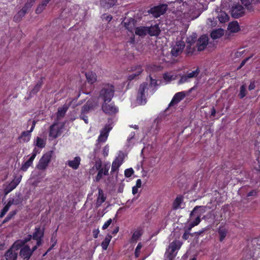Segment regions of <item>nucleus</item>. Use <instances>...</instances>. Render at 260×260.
I'll list each match as a JSON object with an SVG mask.
<instances>
[{"label": "nucleus", "mask_w": 260, "mask_h": 260, "mask_svg": "<svg viewBox=\"0 0 260 260\" xmlns=\"http://www.w3.org/2000/svg\"><path fill=\"white\" fill-rule=\"evenodd\" d=\"M20 248L14 242L11 247L6 251L5 257L6 260H16L18 257V251Z\"/></svg>", "instance_id": "nucleus-8"}, {"label": "nucleus", "mask_w": 260, "mask_h": 260, "mask_svg": "<svg viewBox=\"0 0 260 260\" xmlns=\"http://www.w3.org/2000/svg\"><path fill=\"white\" fill-rule=\"evenodd\" d=\"M95 167L96 170L102 169V162L101 160L99 159L95 162Z\"/></svg>", "instance_id": "nucleus-64"}, {"label": "nucleus", "mask_w": 260, "mask_h": 260, "mask_svg": "<svg viewBox=\"0 0 260 260\" xmlns=\"http://www.w3.org/2000/svg\"><path fill=\"white\" fill-rule=\"evenodd\" d=\"M57 231V229L56 230L55 232L52 235V236L51 237V242L52 243L50 247L48 249L46 252L45 253V254H46L48 252H50L56 245L57 244V239H56V232Z\"/></svg>", "instance_id": "nucleus-35"}, {"label": "nucleus", "mask_w": 260, "mask_h": 260, "mask_svg": "<svg viewBox=\"0 0 260 260\" xmlns=\"http://www.w3.org/2000/svg\"><path fill=\"white\" fill-rule=\"evenodd\" d=\"M142 247V244L141 242L139 243L135 250V256L136 258L139 257L140 254V250Z\"/></svg>", "instance_id": "nucleus-53"}, {"label": "nucleus", "mask_w": 260, "mask_h": 260, "mask_svg": "<svg viewBox=\"0 0 260 260\" xmlns=\"http://www.w3.org/2000/svg\"><path fill=\"white\" fill-rule=\"evenodd\" d=\"M123 163L122 157H116L112 162L111 173L118 172L119 168Z\"/></svg>", "instance_id": "nucleus-23"}, {"label": "nucleus", "mask_w": 260, "mask_h": 260, "mask_svg": "<svg viewBox=\"0 0 260 260\" xmlns=\"http://www.w3.org/2000/svg\"><path fill=\"white\" fill-rule=\"evenodd\" d=\"M98 173L96 176L95 177L94 181L96 182H99L103 177V175L107 176L109 174H106L105 172L103 171V169L98 170Z\"/></svg>", "instance_id": "nucleus-45"}, {"label": "nucleus", "mask_w": 260, "mask_h": 260, "mask_svg": "<svg viewBox=\"0 0 260 260\" xmlns=\"http://www.w3.org/2000/svg\"><path fill=\"white\" fill-rule=\"evenodd\" d=\"M183 201V198L182 196H179L176 197L173 203L172 208L176 210L180 208V205Z\"/></svg>", "instance_id": "nucleus-31"}, {"label": "nucleus", "mask_w": 260, "mask_h": 260, "mask_svg": "<svg viewBox=\"0 0 260 260\" xmlns=\"http://www.w3.org/2000/svg\"><path fill=\"white\" fill-rule=\"evenodd\" d=\"M101 18L103 20H105L109 22L112 19L113 17L111 15H107L106 14H104L102 15Z\"/></svg>", "instance_id": "nucleus-60"}, {"label": "nucleus", "mask_w": 260, "mask_h": 260, "mask_svg": "<svg viewBox=\"0 0 260 260\" xmlns=\"http://www.w3.org/2000/svg\"><path fill=\"white\" fill-rule=\"evenodd\" d=\"M19 250V256L23 259L28 260L32 255L30 248L28 245L22 246Z\"/></svg>", "instance_id": "nucleus-14"}, {"label": "nucleus", "mask_w": 260, "mask_h": 260, "mask_svg": "<svg viewBox=\"0 0 260 260\" xmlns=\"http://www.w3.org/2000/svg\"><path fill=\"white\" fill-rule=\"evenodd\" d=\"M51 1V0H45L43 1L41 4H40L36 10V13L37 14H39L44 10L47 5Z\"/></svg>", "instance_id": "nucleus-38"}, {"label": "nucleus", "mask_w": 260, "mask_h": 260, "mask_svg": "<svg viewBox=\"0 0 260 260\" xmlns=\"http://www.w3.org/2000/svg\"><path fill=\"white\" fill-rule=\"evenodd\" d=\"M81 160L80 156H76L73 160H69L67 165L73 170H77L80 165Z\"/></svg>", "instance_id": "nucleus-22"}, {"label": "nucleus", "mask_w": 260, "mask_h": 260, "mask_svg": "<svg viewBox=\"0 0 260 260\" xmlns=\"http://www.w3.org/2000/svg\"><path fill=\"white\" fill-rule=\"evenodd\" d=\"M200 73V70L199 68H197V69L194 71H193L191 72L188 73L187 75V77L190 78H196L198 76Z\"/></svg>", "instance_id": "nucleus-48"}, {"label": "nucleus", "mask_w": 260, "mask_h": 260, "mask_svg": "<svg viewBox=\"0 0 260 260\" xmlns=\"http://www.w3.org/2000/svg\"><path fill=\"white\" fill-rule=\"evenodd\" d=\"M17 211L13 210L11 211L7 216V217L4 219V220L2 222L3 224H4L5 223H7L10 220H11L16 214H17Z\"/></svg>", "instance_id": "nucleus-47"}, {"label": "nucleus", "mask_w": 260, "mask_h": 260, "mask_svg": "<svg viewBox=\"0 0 260 260\" xmlns=\"http://www.w3.org/2000/svg\"><path fill=\"white\" fill-rule=\"evenodd\" d=\"M88 83L92 84L96 81L97 76L93 72H88L85 74Z\"/></svg>", "instance_id": "nucleus-32"}, {"label": "nucleus", "mask_w": 260, "mask_h": 260, "mask_svg": "<svg viewBox=\"0 0 260 260\" xmlns=\"http://www.w3.org/2000/svg\"><path fill=\"white\" fill-rule=\"evenodd\" d=\"M33 160L29 158L22 165L21 170L23 171H26L28 168L32 164Z\"/></svg>", "instance_id": "nucleus-46"}, {"label": "nucleus", "mask_w": 260, "mask_h": 260, "mask_svg": "<svg viewBox=\"0 0 260 260\" xmlns=\"http://www.w3.org/2000/svg\"><path fill=\"white\" fill-rule=\"evenodd\" d=\"M112 237L111 235L108 234L104 240L102 241L101 243V246L102 247V249L104 250H106L107 249V248L109 246V244L111 240Z\"/></svg>", "instance_id": "nucleus-36"}, {"label": "nucleus", "mask_w": 260, "mask_h": 260, "mask_svg": "<svg viewBox=\"0 0 260 260\" xmlns=\"http://www.w3.org/2000/svg\"><path fill=\"white\" fill-rule=\"evenodd\" d=\"M201 220L200 218V216H198L194 220L192 221L189 225V227L188 228V231H190L191 229L194 226L198 225L201 222Z\"/></svg>", "instance_id": "nucleus-49"}, {"label": "nucleus", "mask_w": 260, "mask_h": 260, "mask_svg": "<svg viewBox=\"0 0 260 260\" xmlns=\"http://www.w3.org/2000/svg\"><path fill=\"white\" fill-rule=\"evenodd\" d=\"M123 25L125 28L129 32H133V30L136 28L135 26L137 23V20L132 17L125 18L123 21Z\"/></svg>", "instance_id": "nucleus-13"}, {"label": "nucleus", "mask_w": 260, "mask_h": 260, "mask_svg": "<svg viewBox=\"0 0 260 260\" xmlns=\"http://www.w3.org/2000/svg\"><path fill=\"white\" fill-rule=\"evenodd\" d=\"M68 109L69 106L67 105H64L62 107L58 108L57 113V117H63Z\"/></svg>", "instance_id": "nucleus-39"}, {"label": "nucleus", "mask_w": 260, "mask_h": 260, "mask_svg": "<svg viewBox=\"0 0 260 260\" xmlns=\"http://www.w3.org/2000/svg\"><path fill=\"white\" fill-rule=\"evenodd\" d=\"M185 47L184 41L182 40H177L175 44L172 46L171 55L172 57H177L183 52Z\"/></svg>", "instance_id": "nucleus-5"}, {"label": "nucleus", "mask_w": 260, "mask_h": 260, "mask_svg": "<svg viewBox=\"0 0 260 260\" xmlns=\"http://www.w3.org/2000/svg\"><path fill=\"white\" fill-rule=\"evenodd\" d=\"M217 233L219 237V241L222 242L229 233V228L225 225L221 224L217 228Z\"/></svg>", "instance_id": "nucleus-16"}, {"label": "nucleus", "mask_w": 260, "mask_h": 260, "mask_svg": "<svg viewBox=\"0 0 260 260\" xmlns=\"http://www.w3.org/2000/svg\"><path fill=\"white\" fill-rule=\"evenodd\" d=\"M218 20L221 23H225L229 21V16L225 12H221L218 16Z\"/></svg>", "instance_id": "nucleus-44"}, {"label": "nucleus", "mask_w": 260, "mask_h": 260, "mask_svg": "<svg viewBox=\"0 0 260 260\" xmlns=\"http://www.w3.org/2000/svg\"><path fill=\"white\" fill-rule=\"evenodd\" d=\"M247 91L246 89V86L245 85H242L240 88V92L238 94L239 97L240 99H243L246 95Z\"/></svg>", "instance_id": "nucleus-50"}, {"label": "nucleus", "mask_w": 260, "mask_h": 260, "mask_svg": "<svg viewBox=\"0 0 260 260\" xmlns=\"http://www.w3.org/2000/svg\"><path fill=\"white\" fill-rule=\"evenodd\" d=\"M131 71L134 73L131 74L128 76V80L132 81L139 76L143 72V70L142 67L141 65H137L131 67Z\"/></svg>", "instance_id": "nucleus-17"}, {"label": "nucleus", "mask_w": 260, "mask_h": 260, "mask_svg": "<svg viewBox=\"0 0 260 260\" xmlns=\"http://www.w3.org/2000/svg\"><path fill=\"white\" fill-rule=\"evenodd\" d=\"M168 8V5L165 4H159L151 8L148 12L157 18L164 15L167 12Z\"/></svg>", "instance_id": "nucleus-4"}, {"label": "nucleus", "mask_w": 260, "mask_h": 260, "mask_svg": "<svg viewBox=\"0 0 260 260\" xmlns=\"http://www.w3.org/2000/svg\"><path fill=\"white\" fill-rule=\"evenodd\" d=\"M110 168V165L109 163H107L104 165V167H102L103 169L104 172H105L106 174H109V170Z\"/></svg>", "instance_id": "nucleus-63"}, {"label": "nucleus", "mask_w": 260, "mask_h": 260, "mask_svg": "<svg viewBox=\"0 0 260 260\" xmlns=\"http://www.w3.org/2000/svg\"><path fill=\"white\" fill-rule=\"evenodd\" d=\"M97 106L96 103L92 99L88 100L82 107L80 118L83 120L85 123H88L87 114L94 111Z\"/></svg>", "instance_id": "nucleus-2"}, {"label": "nucleus", "mask_w": 260, "mask_h": 260, "mask_svg": "<svg viewBox=\"0 0 260 260\" xmlns=\"http://www.w3.org/2000/svg\"><path fill=\"white\" fill-rule=\"evenodd\" d=\"M103 102L102 104V109L105 114L113 115L118 112V108L115 105L114 102Z\"/></svg>", "instance_id": "nucleus-9"}, {"label": "nucleus", "mask_w": 260, "mask_h": 260, "mask_svg": "<svg viewBox=\"0 0 260 260\" xmlns=\"http://www.w3.org/2000/svg\"><path fill=\"white\" fill-rule=\"evenodd\" d=\"M115 93L114 86L110 83L103 84L99 92V98L103 102H111Z\"/></svg>", "instance_id": "nucleus-1"}, {"label": "nucleus", "mask_w": 260, "mask_h": 260, "mask_svg": "<svg viewBox=\"0 0 260 260\" xmlns=\"http://www.w3.org/2000/svg\"><path fill=\"white\" fill-rule=\"evenodd\" d=\"M31 133L28 131H23L22 132L19 139H22L24 142H28L30 139Z\"/></svg>", "instance_id": "nucleus-42"}, {"label": "nucleus", "mask_w": 260, "mask_h": 260, "mask_svg": "<svg viewBox=\"0 0 260 260\" xmlns=\"http://www.w3.org/2000/svg\"><path fill=\"white\" fill-rule=\"evenodd\" d=\"M199 209H202L203 211L202 213L205 211V207L203 206H196L194 207L193 210L190 213V217H192L194 214Z\"/></svg>", "instance_id": "nucleus-56"}, {"label": "nucleus", "mask_w": 260, "mask_h": 260, "mask_svg": "<svg viewBox=\"0 0 260 260\" xmlns=\"http://www.w3.org/2000/svg\"><path fill=\"white\" fill-rule=\"evenodd\" d=\"M35 145L40 148H43L45 147L46 141L40 137H37Z\"/></svg>", "instance_id": "nucleus-43"}, {"label": "nucleus", "mask_w": 260, "mask_h": 260, "mask_svg": "<svg viewBox=\"0 0 260 260\" xmlns=\"http://www.w3.org/2000/svg\"><path fill=\"white\" fill-rule=\"evenodd\" d=\"M197 40V35L196 33H192L190 36L187 37L186 42L188 45L192 46Z\"/></svg>", "instance_id": "nucleus-40"}, {"label": "nucleus", "mask_w": 260, "mask_h": 260, "mask_svg": "<svg viewBox=\"0 0 260 260\" xmlns=\"http://www.w3.org/2000/svg\"><path fill=\"white\" fill-rule=\"evenodd\" d=\"M45 229L38 225L35 227L34 232L32 235V239H36L40 238H43L44 236Z\"/></svg>", "instance_id": "nucleus-21"}, {"label": "nucleus", "mask_w": 260, "mask_h": 260, "mask_svg": "<svg viewBox=\"0 0 260 260\" xmlns=\"http://www.w3.org/2000/svg\"><path fill=\"white\" fill-rule=\"evenodd\" d=\"M44 77H42L39 81H38L34 88L31 90L30 93L35 94H36L41 89L43 83Z\"/></svg>", "instance_id": "nucleus-37"}, {"label": "nucleus", "mask_w": 260, "mask_h": 260, "mask_svg": "<svg viewBox=\"0 0 260 260\" xmlns=\"http://www.w3.org/2000/svg\"><path fill=\"white\" fill-rule=\"evenodd\" d=\"M182 243L179 240H174L172 242L169 246L167 253L168 254V257L172 260L176 256V253H175L176 251L178 250L181 247Z\"/></svg>", "instance_id": "nucleus-6"}, {"label": "nucleus", "mask_w": 260, "mask_h": 260, "mask_svg": "<svg viewBox=\"0 0 260 260\" xmlns=\"http://www.w3.org/2000/svg\"><path fill=\"white\" fill-rule=\"evenodd\" d=\"M134 173V170L131 168L124 171V175L126 177H131Z\"/></svg>", "instance_id": "nucleus-57"}, {"label": "nucleus", "mask_w": 260, "mask_h": 260, "mask_svg": "<svg viewBox=\"0 0 260 260\" xmlns=\"http://www.w3.org/2000/svg\"><path fill=\"white\" fill-rule=\"evenodd\" d=\"M24 15L20 14V11L14 16V21L15 22H19Z\"/></svg>", "instance_id": "nucleus-58"}, {"label": "nucleus", "mask_w": 260, "mask_h": 260, "mask_svg": "<svg viewBox=\"0 0 260 260\" xmlns=\"http://www.w3.org/2000/svg\"><path fill=\"white\" fill-rule=\"evenodd\" d=\"M163 78L166 82H170L175 79L174 76L168 73L164 74Z\"/></svg>", "instance_id": "nucleus-51"}, {"label": "nucleus", "mask_w": 260, "mask_h": 260, "mask_svg": "<svg viewBox=\"0 0 260 260\" xmlns=\"http://www.w3.org/2000/svg\"><path fill=\"white\" fill-rule=\"evenodd\" d=\"M143 233V230L141 228H138L134 232L129 242L131 244L136 243L142 236Z\"/></svg>", "instance_id": "nucleus-20"}, {"label": "nucleus", "mask_w": 260, "mask_h": 260, "mask_svg": "<svg viewBox=\"0 0 260 260\" xmlns=\"http://www.w3.org/2000/svg\"><path fill=\"white\" fill-rule=\"evenodd\" d=\"M112 219L111 218L109 219L106 222H105L102 226L103 230L107 229L109 226L112 223Z\"/></svg>", "instance_id": "nucleus-61"}, {"label": "nucleus", "mask_w": 260, "mask_h": 260, "mask_svg": "<svg viewBox=\"0 0 260 260\" xmlns=\"http://www.w3.org/2000/svg\"><path fill=\"white\" fill-rule=\"evenodd\" d=\"M117 0H101L100 5L102 7L109 9L116 5Z\"/></svg>", "instance_id": "nucleus-26"}, {"label": "nucleus", "mask_w": 260, "mask_h": 260, "mask_svg": "<svg viewBox=\"0 0 260 260\" xmlns=\"http://www.w3.org/2000/svg\"><path fill=\"white\" fill-rule=\"evenodd\" d=\"M19 181L17 180H12L5 188L4 190L5 193L6 194H8L11 191H12L14 189H15L16 186L19 184Z\"/></svg>", "instance_id": "nucleus-28"}, {"label": "nucleus", "mask_w": 260, "mask_h": 260, "mask_svg": "<svg viewBox=\"0 0 260 260\" xmlns=\"http://www.w3.org/2000/svg\"><path fill=\"white\" fill-rule=\"evenodd\" d=\"M147 87L148 84L146 82H143L139 86L137 101L141 105H144L146 103L145 90L147 89Z\"/></svg>", "instance_id": "nucleus-10"}, {"label": "nucleus", "mask_w": 260, "mask_h": 260, "mask_svg": "<svg viewBox=\"0 0 260 260\" xmlns=\"http://www.w3.org/2000/svg\"><path fill=\"white\" fill-rule=\"evenodd\" d=\"M209 38L206 35H202L197 40L196 47L198 51H203L208 44Z\"/></svg>", "instance_id": "nucleus-12"}, {"label": "nucleus", "mask_w": 260, "mask_h": 260, "mask_svg": "<svg viewBox=\"0 0 260 260\" xmlns=\"http://www.w3.org/2000/svg\"><path fill=\"white\" fill-rule=\"evenodd\" d=\"M60 129L56 123L52 124L49 127V136L55 139L60 134Z\"/></svg>", "instance_id": "nucleus-19"}, {"label": "nucleus", "mask_w": 260, "mask_h": 260, "mask_svg": "<svg viewBox=\"0 0 260 260\" xmlns=\"http://www.w3.org/2000/svg\"><path fill=\"white\" fill-rule=\"evenodd\" d=\"M231 11L232 16L236 19L243 16L245 13L244 7L239 4L233 6Z\"/></svg>", "instance_id": "nucleus-11"}, {"label": "nucleus", "mask_w": 260, "mask_h": 260, "mask_svg": "<svg viewBox=\"0 0 260 260\" xmlns=\"http://www.w3.org/2000/svg\"><path fill=\"white\" fill-rule=\"evenodd\" d=\"M52 156V151H48L43 155L40 159L37 166V168L39 170H44L48 166L50 162Z\"/></svg>", "instance_id": "nucleus-3"}, {"label": "nucleus", "mask_w": 260, "mask_h": 260, "mask_svg": "<svg viewBox=\"0 0 260 260\" xmlns=\"http://www.w3.org/2000/svg\"><path fill=\"white\" fill-rule=\"evenodd\" d=\"M40 150L39 149L37 148H35L34 149H33V151H32V154H31V156L29 157L30 158H31V159H32L33 160H34V159L35 158L37 154L38 153H40Z\"/></svg>", "instance_id": "nucleus-59"}, {"label": "nucleus", "mask_w": 260, "mask_h": 260, "mask_svg": "<svg viewBox=\"0 0 260 260\" xmlns=\"http://www.w3.org/2000/svg\"><path fill=\"white\" fill-rule=\"evenodd\" d=\"M32 239V235L28 234L23 240H18L14 242L20 248L23 245H26V243L29 242Z\"/></svg>", "instance_id": "nucleus-30"}, {"label": "nucleus", "mask_w": 260, "mask_h": 260, "mask_svg": "<svg viewBox=\"0 0 260 260\" xmlns=\"http://www.w3.org/2000/svg\"><path fill=\"white\" fill-rule=\"evenodd\" d=\"M189 81V78L187 77V75H183L180 76V78L179 80L178 83L180 85Z\"/></svg>", "instance_id": "nucleus-52"}, {"label": "nucleus", "mask_w": 260, "mask_h": 260, "mask_svg": "<svg viewBox=\"0 0 260 260\" xmlns=\"http://www.w3.org/2000/svg\"><path fill=\"white\" fill-rule=\"evenodd\" d=\"M196 47H192L191 46H190V45H188L186 49V53L187 54H192L194 52L196 51Z\"/></svg>", "instance_id": "nucleus-55"}, {"label": "nucleus", "mask_w": 260, "mask_h": 260, "mask_svg": "<svg viewBox=\"0 0 260 260\" xmlns=\"http://www.w3.org/2000/svg\"><path fill=\"white\" fill-rule=\"evenodd\" d=\"M147 34L151 37L158 36L160 32V29L158 24L151 25L150 26H146Z\"/></svg>", "instance_id": "nucleus-18"}, {"label": "nucleus", "mask_w": 260, "mask_h": 260, "mask_svg": "<svg viewBox=\"0 0 260 260\" xmlns=\"http://www.w3.org/2000/svg\"><path fill=\"white\" fill-rule=\"evenodd\" d=\"M109 146H108V145H106V146L103 148V155H104L105 157H107V156H108V154H109Z\"/></svg>", "instance_id": "nucleus-62"}, {"label": "nucleus", "mask_w": 260, "mask_h": 260, "mask_svg": "<svg viewBox=\"0 0 260 260\" xmlns=\"http://www.w3.org/2000/svg\"><path fill=\"white\" fill-rule=\"evenodd\" d=\"M242 4L249 11L253 10V5L260 3V0H241Z\"/></svg>", "instance_id": "nucleus-24"}, {"label": "nucleus", "mask_w": 260, "mask_h": 260, "mask_svg": "<svg viewBox=\"0 0 260 260\" xmlns=\"http://www.w3.org/2000/svg\"><path fill=\"white\" fill-rule=\"evenodd\" d=\"M34 4V3L30 0L29 2L26 3L22 9L20 10V14H22V15H25L30 9Z\"/></svg>", "instance_id": "nucleus-34"}, {"label": "nucleus", "mask_w": 260, "mask_h": 260, "mask_svg": "<svg viewBox=\"0 0 260 260\" xmlns=\"http://www.w3.org/2000/svg\"><path fill=\"white\" fill-rule=\"evenodd\" d=\"M135 34L136 36H138L141 37L146 36L147 35L146 26H140L136 27L135 28Z\"/></svg>", "instance_id": "nucleus-27"}, {"label": "nucleus", "mask_w": 260, "mask_h": 260, "mask_svg": "<svg viewBox=\"0 0 260 260\" xmlns=\"http://www.w3.org/2000/svg\"><path fill=\"white\" fill-rule=\"evenodd\" d=\"M223 34V30L218 29L213 30L210 34V37L214 40L220 38Z\"/></svg>", "instance_id": "nucleus-41"}, {"label": "nucleus", "mask_w": 260, "mask_h": 260, "mask_svg": "<svg viewBox=\"0 0 260 260\" xmlns=\"http://www.w3.org/2000/svg\"><path fill=\"white\" fill-rule=\"evenodd\" d=\"M112 122L111 119H109L104 128L101 130L100 134L98 137V141L99 142H105L106 141L109 136L110 131L112 128Z\"/></svg>", "instance_id": "nucleus-7"}, {"label": "nucleus", "mask_w": 260, "mask_h": 260, "mask_svg": "<svg viewBox=\"0 0 260 260\" xmlns=\"http://www.w3.org/2000/svg\"><path fill=\"white\" fill-rule=\"evenodd\" d=\"M208 230V228H203L202 230H200L198 232H196L194 233V235L195 236V237L197 238H198L200 236H203V234L207 231Z\"/></svg>", "instance_id": "nucleus-54"}, {"label": "nucleus", "mask_w": 260, "mask_h": 260, "mask_svg": "<svg viewBox=\"0 0 260 260\" xmlns=\"http://www.w3.org/2000/svg\"><path fill=\"white\" fill-rule=\"evenodd\" d=\"M106 197L105 196L103 190L101 189L99 190V196L95 203L96 208H98L105 201Z\"/></svg>", "instance_id": "nucleus-29"}, {"label": "nucleus", "mask_w": 260, "mask_h": 260, "mask_svg": "<svg viewBox=\"0 0 260 260\" xmlns=\"http://www.w3.org/2000/svg\"><path fill=\"white\" fill-rule=\"evenodd\" d=\"M228 29L231 32H237L240 30L239 25L237 21H233L229 23Z\"/></svg>", "instance_id": "nucleus-33"}, {"label": "nucleus", "mask_w": 260, "mask_h": 260, "mask_svg": "<svg viewBox=\"0 0 260 260\" xmlns=\"http://www.w3.org/2000/svg\"><path fill=\"white\" fill-rule=\"evenodd\" d=\"M185 96L186 93L184 91L177 92L173 96L171 102L169 105V107H173L174 105L178 104L185 97Z\"/></svg>", "instance_id": "nucleus-15"}, {"label": "nucleus", "mask_w": 260, "mask_h": 260, "mask_svg": "<svg viewBox=\"0 0 260 260\" xmlns=\"http://www.w3.org/2000/svg\"><path fill=\"white\" fill-rule=\"evenodd\" d=\"M13 204L14 205H17V203H14V199H10L9 201L8 202L7 204L4 206L3 209L2 210L1 213H0V218H3L5 215L6 214V213L8 212V211L9 210L10 207Z\"/></svg>", "instance_id": "nucleus-25"}]
</instances>
